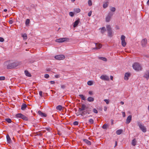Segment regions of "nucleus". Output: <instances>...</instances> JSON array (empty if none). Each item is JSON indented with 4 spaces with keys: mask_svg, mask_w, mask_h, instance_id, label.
<instances>
[{
    "mask_svg": "<svg viewBox=\"0 0 149 149\" xmlns=\"http://www.w3.org/2000/svg\"><path fill=\"white\" fill-rule=\"evenodd\" d=\"M19 63L17 62L10 63V61H6L4 62V66L7 69H11L16 67L19 65Z\"/></svg>",
    "mask_w": 149,
    "mask_h": 149,
    "instance_id": "nucleus-1",
    "label": "nucleus"
},
{
    "mask_svg": "<svg viewBox=\"0 0 149 149\" xmlns=\"http://www.w3.org/2000/svg\"><path fill=\"white\" fill-rule=\"evenodd\" d=\"M132 67L134 69L136 70H141L142 69V68L140 65L137 63H134L133 64Z\"/></svg>",
    "mask_w": 149,
    "mask_h": 149,
    "instance_id": "nucleus-2",
    "label": "nucleus"
},
{
    "mask_svg": "<svg viewBox=\"0 0 149 149\" xmlns=\"http://www.w3.org/2000/svg\"><path fill=\"white\" fill-rule=\"evenodd\" d=\"M106 28L108 32V36L111 37H112L113 36L111 26L110 25H107Z\"/></svg>",
    "mask_w": 149,
    "mask_h": 149,
    "instance_id": "nucleus-3",
    "label": "nucleus"
},
{
    "mask_svg": "<svg viewBox=\"0 0 149 149\" xmlns=\"http://www.w3.org/2000/svg\"><path fill=\"white\" fill-rule=\"evenodd\" d=\"M138 125L140 128V129L143 132H145L146 131V129L142 123L140 122H138Z\"/></svg>",
    "mask_w": 149,
    "mask_h": 149,
    "instance_id": "nucleus-4",
    "label": "nucleus"
},
{
    "mask_svg": "<svg viewBox=\"0 0 149 149\" xmlns=\"http://www.w3.org/2000/svg\"><path fill=\"white\" fill-rule=\"evenodd\" d=\"M125 37L123 35L121 36V45L125 47L126 45V43L125 42Z\"/></svg>",
    "mask_w": 149,
    "mask_h": 149,
    "instance_id": "nucleus-5",
    "label": "nucleus"
},
{
    "mask_svg": "<svg viewBox=\"0 0 149 149\" xmlns=\"http://www.w3.org/2000/svg\"><path fill=\"white\" fill-rule=\"evenodd\" d=\"M69 40V38H64L58 39L56 40V41L58 42H63L65 41H67Z\"/></svg>",
    "mask_w": 149,
    "mask_h": 149,
    "instance_id": "nucleus-6",
    "label": "nucleus"
},
{
    "mask_svg": "<svg viewBox=\"0 0 149 149\" xmlns=\"http://www.w3.org/2000/svg\"><path fill=\"white\" fill-rule=\"evenodd\" d=\"M81 107H79V109L78 111L81 112L86 110L87 108L86 105L84 104H82L80 106Z\"/></svg>",
    "mask_w": 149,
    "mask_h": 149,
    "instance_id": "nucleus-7",
    "label": "nucleus"
},
{
    "mask_svg": "<svg viewBox=\"0 0 149 149\" xmlns=\"http://www.w3.org/2000/svg\"><path fill=\"white\" fill-rule=\"evenodd\" d=\"M113 15V14L112 13L110 12L109 13L106 18V21L107 22H109L110 21V19Z\"/></svg>",
    "mask_w": 149,
    "mask_h": 149,
    "instance_id": "nucleus-8",
    "label": "nucleus"
},
{
    "mask_svg": "<svg viewBox=\"0 0 149 149\" xmlns=\"http://www.w3.org/2000/svg\"><path fill=\"white\" fill-rule=\"evenodd\" d=\"M65 58V56L63 55H58L55 56V58L58 60L63 59Z\"/></svg>",
    "mask_w": 149,
    "mask_h": 149,
    "instance_id": "nucleus-9",
    "label": "nucleus"
},
{
    "mask_svg": "<svg viewBox=\"0 0 149 149\" xmlns=\"http://www.w3.org/2000/svg\"><path fill=\"white\" fill-rule=\"evenodd\" d=\"M147 43V40L146 38H144L141 41V45L143 47H145Z\"/></svg>",
    "mask_w": 149,
    "mask_h": 149,
    "instance_id": "nucleus-10",
    "label": "nucleus"
},
{
    "mask_svg": "<svg viewBox=\"0 0 149 149\" xmlns=\"http://www.w3.org/2000/svg\"><path fill=\"white\" fill-rule=\"evenodd\" d=\"M100 78L104 81H108L109 79V77L107 75H102L101 76Z\"/></svg>",
    "mask_w": 149,
    "mask_h": 149,
    "instance_id": "nucleus-11",
    "label": "nucleus"
},
{
    "mask_svg": "<svg viewBox=\"0 0 149 149\" xmlns=\"http://www.w3.org/2000/svg\"><path fill=\"white\" fill-rule=\"evenodd\" d=\"M81 115L84 116H85L87 113L89 114L90 113V111L88 110H87V109L86 110H85L82 112H81Z\"/></svg>",
    "mask_w": 149,
    "mask_h": 149,
    "instance_id": "nucleus-12",
    "label": "nucleus"
},
{
    "mask_svg": "<svg viewBox=\"0 0 149 149\" xmlns=\"http://www.w3.org/2000/svg\"><path fill=\"white\" fill-rule=\"evenodd\" d=\"M132 116L131 115H130L128 116L126 120V124H129L131 122L132 120Z\"/></svg>",
    "mask_w": 149,
    "mask_h": 149,
    "instance_id": "nucleus-13",
    "label": "nucleus"
},
{
    "mask_svg": "<svg viewBox=\"0 0 149 149\" xmlns=\"http://www.w3.org/2000/svg\"><path fill=\"white\" fill-rule=\"evenodd\" d=\"M144 77L146 78L147 80H148L149 78V71H146L144 75Z\"/></svg>",
    "mask_w": 149,
    "mask_h": 149,
    "instance_id": "nucleus-14",
    "label": "nucleus"
},
{
    "mask_svg": "<svg viewBox=\"0 0 149 149\" xmlns=\"http://www.w3.org/2000/svg\"><path fill=\"white\" fill-rule=\"evenodd\" d=\"M130 73H125L124 77V79L125 80H127L128 79L129 77H130Z\"/></svg>",
    "mask_w": 149,
    "mask_h": 149,
    "instance_id": "nucleus-15",
    "label": "nucleus"
},
{
    "mask_svg": "<svg viewBox=\"0 0 149 149\" xmlns=\"http://www.w3.org/2000/svg\"><path fill=\"white\" fill-rule=\"evenodd\" d=\"M99 29L101 30V32L102 34H104L106 31L105 27H103L102 28H100Z\"/></svg>",
    "mask_w": 149,
    "mask_h": 149,
    "instance_id": "nucleus-16",
    "label": "nucleus"
},
{
    "mask_svg": "<svg viewBox=\"0 0 149 149\" xmlns=\"http://www.w3.org/2000/svg\"><path fill=\"white\" fill-rule=\"evenodd\" d=\"M79 19H78L74 22L73 24V27H75L78 25L79 22Z\"/></svg>",
    "mask_w": 149,
    "mask_h": 149,
    "instance_id": "nucleus-17",
    "label": "nucleus"
},
{
    "mask_svg": "<svg viewBox=\"0 0 149 149\" xmlns=\"http://www.w3.org/2000/svg\"><path fill=\"white\" fill-rule=\"evenodd\" d=\"M83 141L88 145H91V142L87 139H83Z\"/></svg>",
    "mask_w": 149,
    "mask_h": 149,
    "instance_id": "nucleus-18",
    "label": "nucleus"
},
{
    "mask_svg": "<svg viewBox=\"0 0 149 149\" xmlns=\"http://www.w3.org/2000/svg\"><path fill=\"white\" fill-rule=\"evenodd\" d=\"M95 46L98 48V49H100L102 47V45L100 43H95Z\"/></svg>",
    "mask_w": 149,
    "mask_h": 149,
    "instance_id": "nucleus-19",
    "label": "nucleus"
},
{
    "mask_svg": "<svg viewBox=\"0 0 149 149\" xmlns=\"http://www.w3.org/2000/svg\"><path fill=\"white\" fill-rule=\"evenodd\" d=\"M25 74L26 76L29 77H31V74L27 70H25L24 71Z\"/></svg>",
    "mask_w": 149,
    "mask_h": 149,
    "instance_id": "nucleus-20",
    "label": "nucleus"
},
{
    "mask_svg": "<svg viewBox=\"0 0 149 149\" xmlns=\"http://www.w3.org/2000/svg\"><path fill=\"white\" fill-rule=\"evenodd\" d=\"M137 141L135 139H134L133 140L132 142V145L133 146H135L136 144Z\"/></svg>",
    "mask_w": 149,
    "mask_h": 149,
    "instance_id": "nucleus-21",
    "label": "nucleus"
},
{
    "mask_svg": "<svg viewBox=\"0 0 149 149\" xmlns=\"http://www.w3.org/2000/svg\"><path fill=\"white\" fill-rule=\"evenodd\" d=\"M6 138H7V141L8 143H10L11 141V139L10 137L9 136L8 134H7L6 135Z\"/></svg>",
    "mask_w": 149,
    "mask_h": 149,
    "instance_id": "nucleus-22",
    "label": "nucleus"
},
{
    "mask_svg": "<svg viewBox=\"0 0 149 149\" xmlns=\"http://www.w3.org/2000/svg\"><path fill=\"white\" fill-rule=\"evenodd\" d=\"M26 107V105L25 104H23L21 107V109L22 110H24Z\"/></svg>",
    "mask_w": 149,
    "mask_h": 149,
    "instance_id": "nucleus-23",
    "label": "nucleus"
},
{
    "mask_svg": "<svg viewBox=\"0 0 149 149\" xmlns=\"http://www.w3.org/2000/svg\"><path fill=\"white\" fill-rule=\"evenodd\" d=\"M122 130H118L116 131V134L118 135H120L122 133Z\"/></svg>",
    "mask_w": 149,
    "mask_h": 149,
    "instance_id": "nucleus-24",
    "label": "nucleus"
},
{
    "mask_svg": "<svg viewBox=\"0 0 149 149\" xmlns=\"http://www.w3.org/2000/svg\"><path fill=\"white\" fill-rule=\"evenodd\" d=\"M21 118L23 119V120H28L27 117L25 116H24L23 114H22V115Z\"/></svg>",
    "mask_w": 149,
    "mask_h": 149,
    "instance_id": "nucleus-25",
    "label": "nucleus"
},
{
    "mask_svg": "<svg viewBox=\"0 0 149 149\" xmlns=\"http://www.w3.org/2000/svg\"><path fill=\"white\" fill-rule=\"evenodd\" d=\"M94 99L92 97H89L87 99V101L89 102H92L93 101Z\"/></svg>",
    "mask_w": 149,
    "mask_h": 149,
    "instance_id": "nucleus-26",
    "label": "nucleus"
},
{
    "mask_svg": "<svg viewBox=\"0 0 149 149\" xmlns=\"http://www.w3.org/2000/svg\"><path fill=\"white\" fill-rule=\"evenodd\" d=\"M98 58L101 60H102L104 61H107V59L105 58L104 57H99Z\"/></svg>",
    "mask_w": 149,
    "mask_h": 149,
    "instance_id": "nucleus-27",
    "label": "nucleus"
},
{
    "mask_svg": "<svg viewBox=\"0 0 149 149\" xmlns=\"http://www.w3.org/2000/svg\"><path fill=\"white\" fill-rule=\"evenodd\" d=\"M80 9L79 8H76L74 9V11L77 13H79L80 11Z\"/></svg>",
    "mask_w": 149,
    "mask_h": 149,
    "instance_id": "nucleus-28",
    "label": "nucleus"
},
{
    "mask_svg": "<svg viewBox=\"0 0 149 149\" xmlns=\"http://www.w3.org/2000/svg\"><path fill=\"white\" fill-rule=\"evenodd\" d=\"M62 107L61 105H58L56 107V109L57 110H59L60 111H61L62 109Z\"/></svg>",
    "mask_w": 149,
    "mask_h": 149,
    "instance_id": "nucleus-29",
    "label": "nucleus"
},
{
    "mask_svg": "<svg viewBox=\"0 0 149 149\" xmlns=\"http://www.w3.org/2000/svg\"><path fill=\"white\" fill-rule=\"evenodd\" d=\"M81 98V99L84 100H86V98L82 94H80L79 95Z\"/></svg>",
    "mask_w": 149,
    "mask_h": 149,
    "instance_id": "nucleus-30",
    "label": "nucleus"
},
{
    "mask_svg": "<svg viewBox=\"0 0 149 149\" xmlns=\"http://www.w3.org/2000/svg\"><path fill=\"white\" fill-rule=\"evenodd\" d=\"M109 126L108 124H104L102 126V128L103 129H106Z\"/></svg>",
    "mask_w": 149,
    "mask_h": 149,
    "instance_id": "nucleus-31",
    "label": "nucleus"
},
{
    "mask_svg": "<svg viewBox=\"0 0 149 149\" xmlns=\"http://www.w3.org/2000/svg\"><path fill=\"white\" fill-rule=\"evenodd\" d=\"M22 114L21 113H18L15 116L17 118H21Z\"/></svg>",
    "mask_w": 149,
    "mask_h": 149,
    "instance_id": "nucleus-32",
    "label": "nucleus"
},
{
    "mask_svg": "<svg viewBox=\"0 0 149 149\" xmlns=\"http://www.w3.org/2000/svg\"><path fill=\"white\" fill-rule=\"evenodd\" d=\"M30 22V20L29 19H26V22H25V24L26 25H28L29 24Z\"/></svg>",
    "mask_w": 149,
    "mask_h": 149,
    "instance_id": "nucleus-33",
    "label": "nucleus"
},
{
    "mask_svg": "<svg viewBox=\"0 0 149 149\" xmlns=\"http://www.w3.org/2000/svg\"><path fill=\"white\" fill-rule=\"evenodd\" d=\"M22 37L24 39H27V35L26 33H24V34L22 35Z\"/></svg>",
    "mask_w": 149,
    "mask_h": 149,
    "instance_id": "nucleus-34",
    "label": "nucleus"
},
{
    "mask_svg": "<svg viewBox=\"0 0 149 149\" xmlns=\"http://www.w3.org/2000/svg\"><path fill=\"white\" fill-rule=\"evenodd\" d=\"M5 120L8 123H10L12 122L11 120L9 118L6 119Z\"/></svg>",
    "mask_w": 149,
    "mask_h": 149,
    "instance_id": "nucleus-35",
    "label": "nucleus"
},
{
    "mask_svg": "<svg viewBox=\"0 0 149 149\" xmlns=\"http://www.w3.org/2000/svg\"><path fill=\"white\" fill-rule=\"evenodd\" d=\"M108 4L107 3H104L103 4V7L104 8H106L108 6Z\"/></svg>",
    "mask_w": 149,
    "mask_h": 149,
    "instance_id": "nucleus-36",
    "label": "nucleus"
},
{
    "mask_svg": "<svg viewBox=\"0 0 149 149\" xmlns=\"http://www.w3.org/2000/svg\"><path fill=\"white\" fill-rule=\"evenodd\" d=\"M88 5L89 6L92 5V2L91 0H89L88 2Z\"/></svg>",
    "mask_w": 149,
    "mask_h": 149,
    "instance_id": "nucleus-37",
    "label": "nucleus"
},
{
    "mask_svg": "<svg viewBox=\"0 0 149 149\" xmlns=\"http://www.w3.org/2000/svg\"><path fill=\"white\" fill-rule=\"evenodd\" d=\"M87 84L88 85H92L93 84V82L91 81H89L87 82Z\"/></svg>",
    "mask_w": 149,
    "mask_h": 149,
    "instance_id": "nucleus-38",
    "label": "nucleus"
},
{
    "mask_svg": "<svg viewBox=\"0 0 149 149\" xmlns=\"http://www.w3.org/2000/svg\"><path fill=\"white\" fill-rule=\"evenodd\" d=\"M110 10H111V11L114 12H115V10H116V8L114 7H112L110 9Z\"/></svg>",
    "mask_w": 149,
    "mask_h": 149,
    "instance_id": "nucleus-39",
    "label": "nucleus"
},
{
    "mask_svg": "<svg viewBox=\"0 0 149 149\" xmlns=\"http://www.w3.org/2000/svg\"><path fill=\"white\" fill-rule=\"evenodd\" d=\"M89 122L91 124H93V123L94 121L92 119H90L89 120Z\"/></svg>",
    "mask_w": 149,
    "mask_h": 149,
    "instance_id": "nucleus-40",
    "label": "nucleus"
},
{
    "mask_svg": "<svg viewBox=\"0 0 149 149\" xmlns=\"http://www.w3.org/2000/svg\"><path fill=\"white\" fill-rule=\"evenodd\" d=\"M79 123L77 121H74L73 123V124L74 125H78Z\"/></svg>",
    "mask_w": 149,
    "mask_h": 149,
    "instance_id": "nucleus-41",
    "label": "nucleus"
},
{
    "mask_svg": "<svg viewBox=\"0 0 149 149\" xmlns=\"http://www.w3.org/2000/svg\"><path fill=\"white\" fill-rule=\"evenodd\" d=\"M104 101L107 104H108L109 103V100L104 99Z\"/></svg>",
    "mask_w": 149,
    "mask_h": 149,
    "instance_id": "nucleus-42",
    "label": "nucleus"
},
{
    "mask_svg": "<svg viewBox=\"0 0 149 149\" xmlns=\"http://www.w3.org/2000/svg\"><path fill=\"white\" fill-rule=\"evenodd\" d=\"M5 79V77L3 76L0 77V80H3Z\"/></svg>",
    "mask_w": 149,
    "mask_h": 149,
    "instance_id": "nucleus-43",
    "label": "nucleus"
},
{
    "mask_svg": "<svg viewBox=\"0 0 149 149\" xmlns=\"http://www.w3.org/2000/svg\"><path fill=\"white\" fill-rule=\"evenodd\" d=\"M38 113L39 114V115L40 116H41L42 114H43V113H42L40 111H38Z\"/></svg>",
    "mask_w": 149,
    "mask_h": 149,
    "instance_id": "nucleus-44",
    "label": "nucleus"
},
{
    "mask_svg": "<svg viewBox=\"0 0 149 149\" xmlns=\"http://www.w3.org/2000/svg\"><path fill=\"white\" fill-rule=\"evenodd\" d=\"M93 111L94 113H98V111L95 108H94L93 109Z\"/></svg>",
    "mask_w": 149,
    "mask_h": 149,
    "instance_id": "nucleus-45",
    "label": "nucleus"
},
{
    "mask_svg": "<svg viewBox=\"0 0 149 149\" xmlns=\"http://www.w3.org/2000/svg\"><path fill=\"white\" fill-rule=\"evenodd\" d=\"M45 77L46 78H48L49 77V75L48 74H46L45 75Z\"/></svg>",
    "mask_w": 149,
    "mask_h": 149,
    "instance_id": "nucleus-46",
    "label": "nucleus"
},
{
    "mask_svg": "<svg viewBox=\"0 0 149 149\" xmlns=\"http://www.w3.org/2000/svg\"><path fill=\"white\" fill-rule=\"evenodd\" d=\"M69 15L70 16L73 17L74 16V14L73 12H71L69 13Z\"/></svg>",
    "mask_w": 149,
    "mask_h": 149,
    "instance_id": "nucleus-47",
    "label": "nucleus"
},
{
    "mask_svg": "<svg viewBox=\"0 0 149 149\" xmlns=\"http://www.w3.org/2000/svg\"><path fill=\"white\" fill-rule=\"evenodd\" d=\"M4 41V39L2 38V37H0V42H3Z\"/></svg>",
    "mask_w": 149,
    "mask_h": 149,
    "instance_id": "nucleus-48",
    "label": "nucleus"
},
{
    "mask_svg": "<svg viewBox=\"0 0 149 149\" xmlns=\"http://www.w3.org/2000/svg\"><path fill=\"white\" fill-rule=\"evenodd\" d=\"M91 14H92V12L91 11H89L88 12V16H89V17L91 15Z\"/></svg>",
    "mask_w": 149,
    "mask_h": 149,
    "instance_id": "nucleus-49",
    "label": "nucleus"
},
{
    "mask_svg": "<svg viewBox=\"0 0 149 149\" xmlns=\"http://www.w3.org/2000/svg\"><path fill=\"white\" fill-rule=\"evenodd\" d=\"M46 116H47V115L46 114L43 113V114H42L41 116L45 117Z\"/></svg>",
    "mask_w": 149,
    "mask_h": 149,
    "instance_id": "nucleus-50",
    "label": "nucleus"
},
{
    "mask_svg": "<svg viewBox=\"0 0 149 149\" xmlns=\"http://www.w3.org/2000/svg\"><path fill=\"white\" fill-rule=\"evenodd\" d=\"M39 95H40L42 97V91H40L39 92Z\"/></svg>",
    "mask_w": 149,
    "mask_h": 149,
    "instance_id": "nucleus-51",
    "label": "nucleus"
},
{
    "mask_svg": "<svg viewBox=\"0 0 149 149\" xmlns=\"http://www.w3.org/2000/svg\"><path fill=\"white\" fill-rule=\"evenodd\" d=\"M55 77L56 78H59L60 77V76L58 74H57L55 75Z\"/></svg>",
    "mask_w": 149,
    "mask_h": 149,
    "instance_id": "nucleus-52",
    "label": "nucleus"
},
{
    "mask_svg": "<svg viewBox=\"0 0 149 149\" xmlns=\"http://www.w3.org/2000/svg\"><path fill=\"white\" fill-rule=\"evenodd\" d=\"M122 113L123 117H125V112H122Z\"/></svg>",
    "mask_w": 149,
    "mask_h": 149,
    "instance_id": "nucleus-53",
    "label": "nucleus"
},
{
    "mask_svg": "<svg viewBox=\"0 0 149 149\" xmlns=\"http://www.w3.org/2000/svg\"><path fill=\"white\" fill-rule=\"evenodd\" d=\"M50 83L51 84H53L55 83V82L54 81H50Z\"/></svg>",
    "mask_w": 149,
    "mask_h": 149,
    "instance_id": "nucleus-54",
    "label": "nucleus"
},
{
    "mask_svg": "<svg viewBox=\"0 0 149 149\" xmlns=\"http://www.w3.org/2000/svg\"><path fill=\"white\" fill-rule=\"evenodd\" d=\"M9 22L10 24H12L13 23V21L12 20H10L9 21Z\"/></svg>",
    "mask_w": 149,
    "mask_h": 149,
    "instance_id": "nucleus-55",
    "label": "nucleus"
},
{
    "mask_svg": "<svg viewBox=\"0 0 149 149\" xmlns=\"http://www.w3.org/2000/svg\"><path fill=\"white\" fill-rule=\"evenodd\" d=\"M61 88L63 89H64L65 88V86L64 85H62L61 86Z\"/></svg>",
    "mask_w": 149,
    "mask_h": 149,
    "instance_id": "nucleus-56",
    "label": "nucleus"
},
{
    "mask_svg": "<svg viewBox=\"0 0 149 149\" xmlns=\"http://www.w3.org/2000/svg\"><path fill=\"white\" fill-rule=\"evenodd\" d=\"M111 125H113V120L112 119H111Z\"/></svg>",
    "mask_w": 149,
    "mask_h": 149,
    "instance_id": "nucleus-57",
    "label": "nucleus"
},
{
    "mask_svg": "<svg viewBox=\"0 0 149 149\" xmlns=\"http://www.w3.org/2000/svg\"><path fill=\"white\" fill-rule=\"evenodd\" d=\"M89 94L91 95H93V92L91 91H89Z\"/></svg>",
    "mask_w": 149,
    "mask_h": 149,
    "instance_id": "nucleus-58",
    "label": "nucleus"
},
{
    "mask_svg": "<svg viewBox=\"0 0 149 149\" xmlns=\"http://www.w3.org/2000/svg\"><path fill=\"white\" fill-rule=\"evenodd\" d=\"M50 127H47L45 128V129L48 131H49L50 130Z\"/></svg>",
    "mask_w": 149,
    "mask_h": 149,
    "instance_id": "nucleus-59",
    "label": "nucleus"
},
{
    "mask_svg": "<svg viewBox=\"0 0 149 149\" xmlns=\"http://www.w3.org/2000/svg\"><path fill=\"white\" fill-rule=\"evenodd\" d=\"M93 49H98V48L96 46V47L95 48H94Z\"/></svg>",
    "mask_w": 149,
    "mask_h": 149,
    "instance_id": "nucleus-60",
    "label": "nucleus"
},
{
    "mask_svg": "<svg viewBox=\"0 0 149 149\" xmlns=\"http://www.w3.org/2000/svg\"><path fill=\"white\" fill-rule=\"evenodd\" d=\"M113 77L112 76H110L111 79L112 80H113Z\"/></svg>",
    "mask_w": 149,
    "mask_h": 149,
    "instance_id": "nucleus-61",
    "label": "nucleus"
},
{
    "mask_svg": "<svg viewBox=\"0 0 149 149\" xmlns=\"http://www.w3.org/2000/svg\"><path fill=\"white\" fill-rule=\"evenodd\" d=\"M117 142L116 141H115V147L117 146Z\"/></svg>",
    "mask_w": 149,
    "mask_h": 149,
    "instance_id": "nucleus-62",
    "label": "nucleus"
},
{
    "mask_svg": "<svg viewBox=\"0 0 149 149\" xmlns=\"http://www.w3.org/2000/svg\"><path fill=\"white\" fill-rule=\"evenodd\" d=\"M107 108L106 107H104V111H106L107 110Z\"/></svg>",
    "mask_w": 149,
    "mask_h": 149,
    "instance_id": "nucleus-63",
    "label": "nucleus"
},
{
    "mask_svg": "<svg viewBox=\"0 0 149 149\" xmlns=\"http://www.w3.org/2000/svg\"><path fill=\"white\" fill-rule=\"evenodd\" d=\"M147 3L148 5H149V0L147 1Z\"/></svg>",
    "mask_w": 149,
    "mask_h": 149,
    "instance_id": "nucleus-64",
    "label": "nucleus"
}]
</instances>
